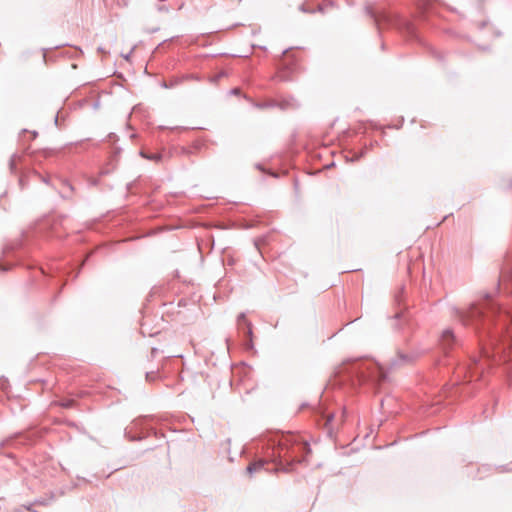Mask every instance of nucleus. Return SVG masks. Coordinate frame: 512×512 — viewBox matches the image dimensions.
Segmentation results:
<instances>
[{"mask_svg": "<svg viewBox=\"0 0 512 512\" xmlns=\"http://www.w3.org/2000/svg\"><path fill=\"white\" fill-rule=\"evenodd\" d=\"M452 338H453V334H452V332H451V331L446 330V331H444V332H443V334H442V341H443L444 343H447V344H448V343H449V340H450V339H452Z\"/></svg>", "mask_w": 512, "mask_h": 512, "instance_id": "obj_3", "label": "nucleus"}, {"mask_svg": "<svg viewBox=\"0 0 512 512\" xmlns=\"http://www.w3.org/2000/svg\"><path fill=\"white\" fill-rule=\"evenodd\" d=\"M280 445L282 449H286L285 457L299 463L305 461L306 455L310 452L308 443L303 441L300 436L294 434L284 437Z\"/></svg>", "mask_w": 512, "mask_h": 512, "instance_id": "obj_1", "label": "nucleus"}, {"mask_svg": "<svg viewBox=\"0 0 512 512\" xmlns=\"http://www.w3.org/2000/svg\"><path fill=\"white\" fill-rule=\"evenodd\" d=\"M263 466H264V462H262V461L252 463L247 467V472L251 475L252 473H254L256 471L261 470L263 468Z\"/></svg>", "mask_w": 512, "mask_h": 512, "instance_id": "obj_2", "label": "nucleus"}]
</instances>
